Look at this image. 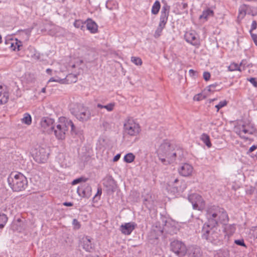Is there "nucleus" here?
Segmentation results:
<instances>
[{"label": "nucleus", "mask_w": 257, "mask_h": 257, "mask_svg": "<svg viewBox=\"0 0 257 257\" xmlns=\"http://www.w3.org/2000/svg\"><path fill=\"white\" fill-rule=\"evenodd\" d=\"M159 160L164 165L174 162L177 158L180 161L184 157L181 150H175L174 146L169 142L162 143L157 151Z\"/></svg>", "instance_id": "obj_1"}, {"label": "nucleus", "mask_w": 257, "mask_h": 257, "mask_svg": "<svg viewBox=\"0 0 257 257\" xmlns=\"http://www.w3.org/2000/svg\"><path fill=\"white\" fill-rule=\"evenodd\" d=\"M206 217L207 221L204 225L207 226H217L218 222L225 224L229 221V217L226 210L216 205H210L207 208Z\"/></svg>", "instance_id": "obj_2"}, {"label": "nucleus", "mask_w": 257, "mask_h": 257, "mask_svg": "<svg viewBox=\"0 0 257 257\" xmlns=\"http://www.w3.org/2000/svg\"><path fill=\"white\" fill-rule=\"evenodd\" d=\"M167 221L164 216H161L159 220L152 222V226L148 234V242L153 244H157L159 241V237L163 234L164 226H167Z\"/></svg>", "instance_id": "obj_3"}, {"label": "nucleus", "mask_w": 257, "mask_h": 257, "mask_svg": "<svg viewBox=\"0 0 257 257\" xmlns=\"http://www.w3.org/2000/svg\"><path fill=\"white\" fill-rule=\"evenodd\" d=\"M7 181L10 188L14 192L22 191L28 186L27 178L22 173L12 172L9 176Z\"/></svg>", "instance_id": "obj_4"}, {"label": "nucleus", "mask_w": 257, "mask_h": 257, "mask_svg": "<svg viewBox=\"0 0 257 257\" xmlns=\"http://www.w3.org/2000/svg\"><path fill=\"white\" fill-rule=\"evenodd\" d=\"M170 10V6L166 2L162 8L159 26L154 35L155 38H158L161 35L163 30L165 28L169 16Z\"/></svg>", "instance_id": "obj_5"}, {"label": "nucleus", "mask_w": 257, "mask_h": 257, "mask_svg": "<svg viewBox=\"0 0 257 257\" xmlns=\"http://www.w3.org/2000/svg\"><path fill=\"white\" fill-rule=\"evenodd\" d=\"M71 113L80 121L84 122L90 119L91 114L87 108L81 104L75 105L70 109Z\"/></svg>", "instance_id": "obj_6"}, {"label": "nucleus", "mask_w": 257, "mask_h": 257, "mask_svg": "<svg viewBox=\"0 0 257 257\" xmlns=\"http://www.w3.org/2000/svg\"><path fill=\"white\" fill-rule=\"evenodd\" d=\"M171 250L181 257L186 254L187 248L185 244L182 241L174 240L170 243Z\"/></svg>", "instance_id": "obj_7"}, {"label": "nucleus", "mask_w": 257, "mask_h": 257, "mask_svg": "<svg viewBox=\"0 0 257 257\" xmlns=\"http://www.w3.org/2000/svg\"><path fill=\"white\" fill-rule=\"evenodd\" d=\"M188 199L191 203L194 209L202 210L205 208V201L200 195L194 193L189 195Z\"/></svg>", "instance_id": "obj_8"}, {"label": "nucleus", "mask_w": 257, "mask_h": 257, "mask_svg": "<svg viewBox=\"0 0 257 257\" xmlns=\"http://www.w3.org/2000/svg\"><path fill=\"white\" fill-rule=\"evenodd\" d=\"M49 149L40 147L33 154L34 159L38 163H45L48 159Z\"/></svg>", "instance_id": "obj_9"}, {"label": "nucleus", "mask_w": 257, "mask_h": 257, "mask_svg": "<svg viewBox=\"0 0 257 257\" xmlns=\"http://www.w3.org/2000/svg\"><path fill=\"white\" fill-rule=\"evenodd\" d=\"M124 128L125 132L131 136H135L140 131L139 124L136 123L132 119H128L124 123Z\"/></svg>", "instance_id": "obj_10"}, {"label": "nucleus", "mask_w": 257, "mask_h": 257, "mask_svg": "<svg viewBox=\"0 0 257 257\" xmlns=\"http://www.w3.org/2000/svg\"><path fill=\"white\" fill-rule=\"evenodd\" d=\"M226 234H223L222 231L217 226L212 227V236L209 238V242L215 245L220 244Z\"/></svg>", "instance_id": "obj_11"}, {"label": "nucleus", "mask_w": 257, "mask_h": 257, "mask_svg": "<svg viewBox=\"0 0 257 257\" xmlns=\"http://www.w3.org/2000/svg\"><path fill=\"white\" fill-rule=\"evenodd\" d=\"M54 120L48 117H43L41 120V126L44 131L50 133L54 129Z\"/></svg>", "instance_id": "obj_12"}, {"label": "nucleus", "mask_w": 257, "mask_h": 257, "mask_svg": "<svg viewBox=\"0 0 257 257\" xmlns=\"http://www.w3.org/2000/svg\"><path fill=\"white\" fill-rule=\"evenodd\" d=\"M77 192L79 196L89 198L91 196L92 188L89 184H84L77 188Z\"/></svg>", "instance_id": "obj_13"}, {"label": "nucleus", "mask_w": 257, "mask_h": 257, "mask_svg": "<svg viewBox=\"0 0 257 257\" xmlns=\"http://www.w3.org/2000/svg\"><path fill=\"white\" fill-rule=\"evenodd\" d=\"M104 186L107 188L108 192H114L117 188L116 181L113 179L112 177L108 175L103 179Z\"/></svg>", "instance_id": "obj_14"}, {"label": "nucleus", "mask_w": 257, "mask_h": 257, "mask_svg": "<svg viewBox=\"0 0 257 257\" xmlns=\"http://www.w3.org/2000/svg\"><path fill=\"white\" fill-rule=\"evenodd\" d=\"M137 224L134 222L122 224L120 226V230L124 235H130L136 228Z\"/></svg>", "instance_id": "obj_15"}, {"label": "nucleus", "mask_w": 257, "mask_h": 257, "mask_svg": "<svg viewBox=\"0 0 257 257\" xmlns=\"http://www.w3.org/2000/svg\"><path fill=\"white\" fill-rule=\"evenodd\" d=\"M81 244L83 248L86 251L91 252L94 249V245L92 243L91 238L88 236L82 238Z\"/></svg>", "instance_id": "obj_16"}, {"label": "nucleus", "mask_w": 257, "mask_h": 257, "mask_svg": "<svg viewBox=\"0 0 257 257\" xmlns=\"http://www.w3.org/2000/svg\"><path fill=\"white\" fill-rule=\"evenodd\" d=\"M188 257H201L202 252L199 247L197 246H191L187 249L186 253Z\"/></svg>", "instance_id": "obj_17"}, {"label": "nucleus", "mask_w": 257, "mask_h": 257, "mask_svg": "<svg viewBox=\"0 0 257 257\" xmlns=\"http://www.w3.org/2000/svg\"><path fill=\"white\" fill-rule=\"evenodd\" d=\"M70 125L71 127V134L74 137H77L81 139L82 137H83V131L80 127H76L72 120H70L68 122V124Z\"/></svg>", "instance_id": "obj_18"}, {"label": "nucleus", "mask_w": 257, "mask_h": 257, "mask_svg": "<svg viewBox=\"0 0 257 257\" xmlns=\"http://www.w3.org/2000/svg\"><path fill=\"white\" fill-rule=\"evenodd\" d=\"M193 168L189 164L185 163L178 169L179 174L184 177L190 175L192 172Z\"/></svg>", "instance_id": "obj_19"}, {"label": "nucleus", "mask_w": 257, "mask_h": 257, "mask_svg": "<svg viewBox=\"0 0 257 257\" xmlns=\"http://www.w3.org/2000/svg\"><path fill=\"white\" fill-rule=\"evenodd\" d=\"M85 26L91 33H96L98 31L97 24L91 19L88 18L85 21Z\"/></svg>", "instance_id": "obj_20"}, {"label": "nucleus", "mask_w": 257, "mask_h": 257, "mask_svg": "<svg viewBox=\"0 0 257 257\" xmlns=\"http://www.w3.org/2000/svg\"><path fill=\"white\" fill-rule=\"evenodd\" d=\"M213 227L203 225L201 230L202 238L209 242V238L212 236V229Z\"/></svg>", "instance_id": "obj_21"}, {"label": "nucleus", "mask_w": 257, "mask_h": 257, "mask_svg": "<svg viewBox=\"0 0 257 257\" xmlns=\"http://www.w3.org/2000/svg\"><path fill=\"white\" fill-rule=\"evenodd\" d=\"M4 86L0 85V104H3L7 103L9 99V94L6 91H4Z\"/></svg>", "instance_id": "obj_22"}, {"label": "nucleus", "mask_w": 257, "mask_h": 257, "mask_svg": "<svg viewBox=\"0 0 257 257\" xmlns=\"http://www.w3.org/2000/svg\"><path fill=\"white\" fill-rule=\"evenodd\" d=\"M223 225V229L222 231V233L223 234H225V232L226 233H232L234 232L235 230V225L234 224H228L227 222L225 224H222Z\"/></svg>", "instance_id": "obj_23"}, {"label": "nucleus", "mask_w": 257, "mask_h": 257, "mask_svg": "<svg viewBox=\"0 0 257 257\" xmlns=\"http://www.w3.org/2000/svg\"><path fill=\"white\" fill-rule=\"evenodd\" d=\"M147 201H148L147 198H146V202ZM146 206L149 209L150 216L152 220V222H155L154 221L156 220V217L157 215V209L156 208H155L154 207H149L146 203Z\"/></svg>", "instance_id": "obj_24"}, {"label": "nucleus", "mask_w": 257, "mask_h": 257, "mask_svg": "<svg viewBox=\"0 0 257 257\" xmlns=\"http://www.w3.org/2000/svg\"><path fill=\"white\" fill-rule=\"evenodd\" d=\"M167 189L169 192H170L173 195H175L176 193L181 191V187H179L174 184H172V185L168 184Z\"/></svg>", "instance_id": "obj_25"}, {"label": "nucleus", "mask_w": 257, "mask_h": 257, "mask_svg": "<svg viewBox=\"0 0 257 257\" xmlns=\"http://www.w3.org/2000/svg\"><path fill=\"white\" fill-rule=\"evenodd\" d=\"M214 12L213 10H211L209 8H208L206 10L203 11L202 15H201L199 17V19H204L205 20H207L208 17L209 16H213Z\"/></svg>", "instance_id": "obj_26"}, {"label": "nucleus", "mask_w": 257, "mask_h": 257, "mask_svg": "<svg viewBox=\"0 0 257 257\" xmlns=\"http://www.w3.org/2000/svg\"><path fill=\"white\" fill-rule=\"evenodd\" d=\"M186 41L194 46H197L199 44L196 37L192 33L189 34V36H187Z\"/></svg>", "instance_id": "obj_27"}, {"label": "nucleus", "mask_w": 257, "mask_h": 257, "mask_svg": "<svg viewBox=\"0 0 257 257\" xmlns=\"http://www.w3.org/2000/svg\"><path fill=\"white\" fill-rule=\"evenodd\" d=\"M64 79L65 83H75L77 80L76 75L73 74H69Z\"/></svg>", "instance_id": "obj_28"}, {"label": "nucleus", "mask_w": 257, "mask_h": 257, "mask_svg": "<svg viewBox=\"0 0 257 257\" xmlns=\"http://www.w3.org/2000/svg\"><path fill=\"white\" fill-rule=\"evenodd\" d=\"M201 139L208 148H209L211 147L212 144L210 142V137L208 135L205 133L201 135Z\"/></svg>", "instance_id": "obj_29"}, {"label": "nucleus", "mask_w": 257, "mask_h": 257, "mask_svg": "<svg viewBox=\"0 0 257 257\" xmlns=\"http://www.w3.org/2000/svg\"><path fill=\"white\" fill-rule=\"evenodd\" d=\"M22 47V42L21 41H17L15 43L14 41L10 44V45L9 46V48H11L12 50L15 51L17 49L18 51H20L21 50V47Z\"/></svg>", "instance_id": "obj_30"}, {"label": "nucleus", "mask_w": 257, "mask_h": 257, "mask_svg": "<svg viewBox=\"0 0 257 257\" xmlns=\"http://www.w3.org/2000/svg\"><path fill=\"white\" fill-rule=\"evenodd\" d=\"M160 8L161 4L160 2L159 1H155L152 8V13L155 15L158 14L160 10Z\"/></svg>", "instance_id": "obj_31"}, {"label": "nucleus", "mask_w": 257, "mask_h": 257, "mask_svg": "<svg viewBox=\"0 0 257 257\" xmlns=\"http://www.w3.org/2000/svg\"><path fill=\"white\" fill-rule=\"evenodd\" d=\"M56 137L59 140H63L65 138V130L53 131Z\"/></svg>", "instance_id": "obj_32"}, {"label": "nucleus", "mask_w": 257, "mask_h": 257, "mask_svg": "<svg viewBox=\"0 0 257 257\" xmlns=\"http://www.w3.org/2000/svg\"><path fill=\"white\" fill-rule=\"evenodd\" d=\"M8 218L4 213H0V229L4 227L5 224L8 221Z\"/></svg>", "instance_id": "obj_33"}, {"label": "nucleus", "mask_w": 257, "mask_h": 257, "mask_svg": "<svg viewBox=\"0 0 257 257\" xmlns=\"http://www.w3.org/2000/svg\"><path fill=\"white\" fill-rule=\"evenodd\" d=\"M135 159V156L132 153L126 154L123 160L127 163H131L133 162Z\"/></svg>", "instance_id": "obj_34"}, {"label": "nucleus", "mask_w": 257, "mask_h": 257, "mask_svg": "<svg viewBox=\"0 0 257 257\" xmlns=\"http://www.w3.org/2000/svg\"><path fill=\"white\" fill-rule=\"evenodd\" d=\"M22 122L27 125H30L32 123L31 115L28 113H25L24 117L22 119Z\"/></svg>", "instance_id": "obj_35"}, {"label": "nucleus", "mask_w": 257, "mask_h": 257, "mask_svg": "<svg viewBox=\"0 0 257 257\" xmlns=\"http://www.w3.org/2000/svg\"><path fill=\"white\" fill-rule=\"evenodd\" d=\"M247 5H243L241 7H240L239 9V15L238 17H240L241 19H243L245 15L247 14Z\"/></svg>", "instance_id": "obj_36"}, {"label": "nucleus", "mask_w": 257, "mask_h": 257, "mask_svg": "<svg viewBox=\"0 0 257 257\" xmlns=\"http://www.w3.org/2000/svg\"><path fill=\"white\" fill-rule=\"evenodd\" d=\"M74 26L77 28H80L81 30H82L85 28V21L83 22L82 21L80 20H76L74 23Z\"/></svg>", "instance_id": "obj_37"}, {"label": "nucleus", "mask_w": 257, "mask_h": 257, "mask_svg": "<svg viewBox=\"0 0 257 257\" xmlns=\"http://www.w3.org/2000/svg\"><path fill=\"white\" fill-rule=\"evenodd\" d=\"M228 70L229 71H233L235 70H238L239 71H241V69L239 66L236 63H231L228 67Z\"/></svg>", "instance_id": "obj_38"}, {"label": "nucleus", "mask_w": 257, "mask_h": 257, "mask_svg": "<svg viewBox=\"0 0 257 257\" xmlns=\"http://www.w3.org/2000/svg\"><path fill=\"white\" fill-rule=\"evenodd\" d=\"M87 178H86L84 177H80L79 178L74 179L72 182V185H74L81 182H85L87 180Z\"/></svg>", "instance_id": "obj_39"}, {"label": "nucleus", "mask_w": 257, "mask_h": 257, "mask_svg": "<svg viewBox=\"0 0 257 257\" xmlns=\"http://www.w3.org/2000/svg\"><path fill=\"white\" fill-rule=\"evenodd\" d=\"M215 257H229V252L227 250H219Z\"/></svg>", "instance_id": "obj_40"}, {"label": "nucleus", "mask_w": 257, "mask_h": 257, "mask_svg": "<svg viewBox=\"0 0 257 257\" xmlns=\"http://www.w3.org/2000/svg\"><path fill=\"white\" fill-rule=\"evenodd\" d=\"M242 133L244 134H251L252 132L250 131L249 130L247 129L246 128V126L245 124H242L241 126L239 127V134H241Z\"/></svg>", "instance_id": "obj_41"}, {"label": "nucleus", "mask_w": 257, "mask_h": 257, "mask_svg": "<svg viewBox=\"0 0 257 257\" xmlns=\"http://www.w3.org/2000/svg\"><path fill=\"white\" fill-rule=\"evenodd\" d=\"M132 61L137 65H141L142 64V60L139 57H132L131 58Z\"/></svg>", "instance_id": "obj_42"}, {"label": "nucleus", "mask_w": 257, "mask_h": 257, "mask_svg": "<svg viewBox=\"0 0 257 257\" xmlns=\"http://www.w3.org/2000/svg\"><path fill=\"white\" fill-rule=\"evenodd\" d=\"M218 84L217 83H215L214 84H211L207 87V90L209 92H214L216 90H219L220 88H218L217 89H215L216 87L218 86Z\"/></svg>", "instance_id": "obj_43"}, {"label": "nucleus", "mask_w": 257, "mask_h": 257, "mask_svg": "<svg viewBox=\"0 0 257 257\" xmlns=\"http://www.w3.org/2000/svg\"><path fill=\"white\" fill-rule=\"evenodd\" d=\"M227 104V101L225 100L220 101L218 104L215 105L217 108V111H218L220 109L226 106Z\"/></svg>", "instance_id": "obj_44"}, {"label": "nucleus", "mask_w": 257, "mask_h": 257, "mask_svg": "<svg viewBox=\"0 0 257 257\" xmlns=\"http://www.w3.org/2000/svg\"><path fill=\"white\" fill-rule=\"evenodd\" d=\"M72 225H73L74 229L75 230L79 229L81 227L80 223L76 219H73Z\"/></svg>", "instance_id": "obj_45"}, {"label": "nucleus", "mask_w": 257, "mask_h": 257, "mask_svg": "<svg viewBox=\"0 0 257 257\" xmlns=\"http://www.w3.org/2000/svg\"><path fill=\"white\" fill-rule=\"evenodd\" d=\"M64 124L62 125V130H65V133L68 130L69 126L70 125L68 124L69 121L71 120L70 119H66V118H64Z\"/></svg>", "instance_id": "obj_46"}, {"label": "nucleus", "mask_w": 257, "mask_h": 257, "mask_svg": "<svg viewBox=\"0 0 257 257\" xmlns=\"http://www.w3.org/2000/svg\"><path fill=\"white\" fill-rule=\"evenodd\" d=\"M59 82L60 83H62V84H63V83H65V79H60V78H58L57 79H55L53 77H52L49 80V82Z\"/></svg>", "instance_id": "obj_47"}, {"label": "nucleus", "mask_w": 257, "mask_h": 257, "mask_svg": "<svg viewBox=\"0 0 257 257\" xmlns=\"http://www.w3.org/2000/svg\"><path fill=\"white\" fill-rule=\"evenodd\" d=\"M234 243L239 246L246 247V245L243 239L235 240Z\"/></svg>", "instance_id": "obj_48"}, {"label": "nucleus", "mask_w": 257, "mask_h": 257, "mask_svg": "<svg viewBox=\"0 0 257 257\" xmlns=\"http://www.w3.org/2000/svg\"><path fill=\"white\" fill-rule=\"evenodd\" d=\"M114 105V103H110L107 105H104V108L106 109L108 111H110L113 109Z\"/></svg>", "instance_id": "obj_49"}, {"label": "nucleus", "mask_w": 257, "mask_h": 257, "mask_svg": "<svg viewBox=\"0 0 257 257\" xmlns=\"http://www.w3.org/2000/svg\"><path fill=\"white\" fill-rule=\"evenodd\" d=\"M101 194H102V189H101V187H98L97 188V193L95 194V195L94 196V197H93V199L94 200L95 198H97L98 197V199H100V195H101Z\"/></svg>", "instance_id": "obj_50"}, {"label": "nucleus", "mask_w": 257, "mask_h": 257, "mask_svg": "<svg viewBox=\"0 0 257 257\" xmlns=\"http://www.w3.org/2000/svg\"><path fill=\"white\" fill-rule=\"evenodd\" d=\"M247 80L255 87H257V78L251 77Z\"/></svg>", "instance_id": "obj_51"}, {"label": "nucleus", "mask_w": 257, "mask_h": 257, "mask_svg": "<svg viewBox=\"0 0 257 257\" xmlns=\"http://www.w3.org/2000/svg\"><path fill=\"white\" fill-rule=\"evenodd\" d=\"M257 28V22L256 21L253 20L252 22L251 25V28L249 30V33H252V31L255 29H256Z\"/></svg>", "instance_id": "obj_52"}, {"label": "nucleus", "mask_w": 257, "mask_h": 257, "mask_svg": "<svg viewBox=\"0 0 257 257\" xmlns=\"http://www.w3.org/2000/svg\"><path fill=\"white\" fill-rule=\"evenodd\" d=\"M210 73L208 72L205 71L203 73V78L206 81H208L210 78Z\"/></svg>", "instance_id": "obj_53"}, {"label": "nucleus", "mask_w": 257, "mask_h": 257, "mask_svg": "<svg viewBox=\"0 0 257 257\" xmlns=\"http://www.w3.org/2000/svg\"><path fill=\"white\" fill-rule=\"evenodd\" d=\"M250 34L254 44L257 46V35L253 33H251Z\"/></svg>", "instance_id": "obj_54"}, {"label": "nucleus", "mask_w": 257, "mask_h": 257, "mask_svg": "<svg viewBox=\"0 0 257 257\" xmlns=\"http://www.w3.org/2000/svg\"><path fill=\"white\" fill-rule=\"evenodd\" d=\"M242 66H243L244 67L245 66L248 67L249 66V64H247L246 60H242L239 65L240 67Z\"/></svg>", "instance_id": "obj_55"}, {"label": "nucleus", "mask_w": 257, "mask_h": 257, "mask_svg": "<svg viewBox=\"0 0 257 257\" xmlns=\"http://www.w3.org/2000/svg\"><path fill=\"white\" fill-rule=\"evenodd\" d=\"M189 74L191 76H197V72L193 70L190 69L189 71Z\"/></svg>", "instance_id": "obj_56"}, {"label": "nucleus", "mask_w": 257, "mask_h": 257, "mask_svg": "<svg viewBox=\"0 0 257 257\" xmlns=\"http://www.w3.org/2000/svg\"><path fill=\"white\" fill-rule=\"evenodd\" d=\"M254 190L255 188L250 187L249 189L246 190V192L247 194L251 195L254 192Z\"/></svg>", "instance_id": "obj_57"}, {"label": "nucleus", "mask_w": 257, "mask_h": 257, "mask_svg": "<svg viewBox=\"0 0 257 257\" xmlns=\"http://www.w3.org/2000/svg\"><path fill=\"white\" fill-rule=\"evenodd\" d=\"M257 149V146L256 145H252L251 147H250L247 151V154L250 153L255 150Z\"/></svg>", "instance_id": "obj_58"}, {"label": "nucleus", "mask_w": 257, "mask_h": 257, "mask_svg": "<svg viewBox=\"0 0 257 257\" xmlns=\"http://www.w3.org/2000/svg\"><path fill=\"white\" fill-rule=\"evenodd\" d=\"M111 3L112 2L110 1H107L106 3V7L110 10L113 9L112 7L111 6Z\"/></svg>", "instance_id": "obj_59"}, {"label": "nucleus", "mask_w": 257, "mask_h": 257, "mask_svg": "<svg viewBox=\"0 0 257 257\" xmlns=\"http://www.w3.org/2000/svg\"><path fill=\"white\" fill-rule=\"evenodd\" d=\"M120 156H121L120 154H116L114 157V158L113 159V161L114 162L118 161L119 160L120 158Z\"/></svg>", "instance_id": "obj_60"}, {"label": "nucleus", "mask_w": 257, "mask_h": 257, "mask_svg": "<svg viewBox=\"0 0 257 257\" xmlns=\"http://www.w3.org/2000/svg\"><path fill=\"white\" fill-rule=\"evenodd\" d=\"M63 205L65 206L70 207L73 205V203L71 202H65L63 203Z\"/></svg>", "instance_id": "obj_61"}, {"label": "nucleus", "mask_w": 257, "mask_h": 257, "mask_svg": "<svg viewBox=\"0 0 257 257\" xmlns=\"http://www.w3.org/2000/svg\"><path fill=\"white\" fill-rule=\"evenodd\" d=\"M12 41H13V40L12 39H6L5 40V44L8 45V47H9V46L10 45V44L12 42Z\"/></svg>", "instance_id": "obj_62"}, {"label": "nucleus", "mask_w": 257, "mask_h": 257, "mask_svg": "<svg viewBox=\"0 0 257 257\" xmlns=\"http://www.w3.org/2000/svg\"><path fill=\"white\" fill-rule=\"evenodd\" d=\"M200 96H201V94H198L194 96V99L197 101H199L201 100Z\"/></svg>", "instance_id": "obj_63"}, {"label": "nucleus", "mask_w": 257, "mask_h": 257, "mask_svg": "<svg viewBox=\"0 0 257 257\" xmlns=\"http://www.w3.org/2000/svg\"><path fill=\"white\" fill-rule=\"evenodd\" d=\"M85 257H101L98 255H93L92 254H87Z\"/></svg>", "instance_id": "obj_64"}]
</instances>
